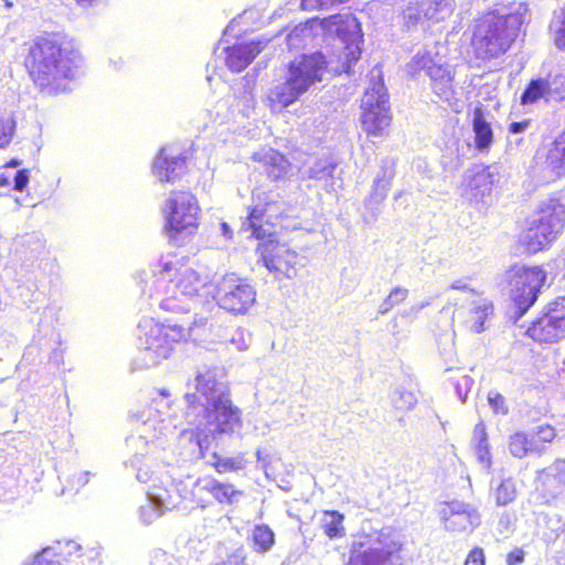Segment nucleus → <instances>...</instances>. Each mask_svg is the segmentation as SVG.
<instances>
[{"instance_id": "21", "label": "nucleus", "mask_w": 565, "mask_h": 565, "mask_svg": "<svg viewBox=\"0 0 565 565\" xmlns=\"http://www.w3.org/2000/svg\"><path fill=\"white\" fill-rule=\"evenodd\" d=\"M152 172L160 182L174 183L188 172L185 158L170 157L161 150L154 159Z\"/></svg>"}, {"instance_id": "8", "label": "nucleus", "mask_w": 565, "mask_h": 565, "mask_svg": "<svg viewBox=\"0 0 565 565\" xmlns=\"http://www.w3.org/2000/svg\"><path fill=\"white\" fill-rule=\"evenodd\" d=\"M200 205L190 190H174L166 200L162 214L163 230L173 243L193 236L199 228Z\"/></svg>"}, {"instance_id": "23", "label": "nucleus", "mask_w": 565, "mask_h": 565, "mask_svg": "<svg viewBox=\"0 0 565 565\" xmlns=\"http://www.w3.org/2000/svg\"><path fill=\"white\" fill-rule=\"evenodd\" d=\"M493 302L480 296L473 301V306L467 312L465 324L473 333H481L486 330V321L493 316Z\"/></svg>"}, {"instance_id": "25", "label": "nucleus", "mask_w": 565, "mask_h": 565, "mask_svg": "<svg viewBox=\"0 0 565 565\" xmlns=\"http://www.w3.org/2000/svg\"><path fill=\"white\" fill-rule=\"evenodd\" d=\"M388 554L366 547L363 541L353 542L350 550V558L347 565H381Z\"/></svg>"}, {"instance_id": "30", "label": "nucleus", "mask_w": 565, "mask_h": 565, "mask_svg": "<svg viewBox=\"0 0 565 565\" xmlns=\"http://www.w3.org/2000/svg\"><path fill=\"white\" fill-rule=\"evenodd\" d=\"M546 162L552 169L565 170V130L552 142L546 153Z\"/></svg>"}, {"instance_id": "24", "label": "nucleus", "mask_w": 565, "mask_h": 565, "mask_svg": "<svg viewBox=\"0 0 565 565\" xmlns=\"http://www.w3.org/2000/svg\"><path fill=\"white\" fill-rule=\"evenodd\" d=\"M478 515L469 507L451 508L444 516V525L450 532H471L477 525Z\"/></svg>"}, {"instance_id": "41", "label": "nucleus", "mask_w": 565, "mask_h": 565, "mask_svg": "<svg viewBox=\"0 0 565 565\" xmlns=\"http://www.w3.org/2000/svg\"><path fill=\"white\" fill-rule=\"evenodd\" d=\"M554 43L558 50L565 52V7L563 8L562 24L556 29L554 34Z\"/></svg>"}, {"instance_id": "9", "label": "nucleus", "mask_w": 565, "mask_h": 565, "mask_svg": "<svg viewBox=\"0 0 565 565\" xmlns=\"http://www.w3.org/2000/svg\"><path fill=\"white\" fill-rule=\"evenodd\" d=\"M509 297L522 317L537 300L539 294L546 280L543 266H520L513 264L508 269Z\"/></svg>"}, {"instance_id": "3", "label": "nucleus", "mask_w": 565, "mask_h": 565, "mask_svg": "<svg viewBox=\"0 0 565 565\" xmlns=\"http://www.w3.org/2000/svg\"><path fill=\"white\" fill-rule=\"evenodd\" d=\"M83 55L77 42L57 32L43 33L28 45L23 60L33 85L43 94L58 95L78 77Z\"/></svg>"}, {"instance_id": "20", "label": "nucleus", "mask_w": 565, "mask_h": 565, "mask_svg": "<svg viewBox=\"0 0 565 565\" xmlns=\"http://www.w3.org/2000/svg\"><path fill=\"white\" fill-rule=\"evenodd\" d=\"M269 39L237 43L225 49V65L230 71H244L267 46Z\"/></svg>"}, {"instance_id": "38", "label": "nucleus", "mask_w": 565, "mask_h": 565, "mask_svg": "<svg viewBox=\"0 0 565 565\" xmlns=\"http://www.w3.org/2000/svg\"><path fill=\"white\" fill-rule=\"evenodd\" d=\"M551 96L557 102H565V75H556L551 87Z\"/></svg>"}, {"instance_id": "5", "label": "nucleus", "mask_w": 565, "mask_h": 565, "mask_svg": "<svg viewBox=\"0 0 565 565\" xmlns=\"http://www.w3.org/2000/svg\"><path fill=\"white\" fill-rule=\"evenodd\" d=\"M521 26L516 13L501 14L489 10L473 25L470 45L477 60L490 61L505 54L515 41Z\"/></svg>"}, {"instance_id": "31", "label": "nucleus", "mask_w": 565, "mask_h": 565, "mask_svg": "<svg viewBox=\"0 0 565 565\" xmlns=\"http://www.w3.org/2000/svg\"><path fill=\"white\" fill-rule=\"evenodd\" d=\"M252 542L257 552L265 553L275 544V534L267 524H258L253 530Z\"/></svg>"}, {"instance_id": "48", "label": "nucleus", "mask_w": 565, "mask_h": 565, "mask_svg": "<svg viewBox=\"0 0 565 565\" xmlns=\"http://www.w3.org/2000/svg\"><path fill=\"white\" fill-rule=\"evenodd\" d=\"M75 1H76V2H77V4H79V6L88 7V6L93 4V2H94L95 0H75Z\"/></svg>"}, {"instance_id": "42", "label": "nucleus", "mask_w": 565, "mask_h": 565, "mask_svg": "<svg viewBox=\"0 0 565 565\" xmlns=\"http://www.w3.org/2000/svg\"><path fill=\"white\" fill-rule=\"evenodd\" d=\"M525 553L523 548L516 547L505 556L507 565H520L524 562Z\"/></svg>"}, {"instance_id": "46", "label": "nucleus", "mask_w": 565, "mask_h": 565, "mask_svg": "<svg viewBox=\"0 0 565 565\" xmlns=\"http://www.w3.org/2000/svg\"><path fill=\"white\" fill-rule=\"evenodd\" d=\"M174 268V266L171 263H160L158 264V269L156 270V274L162 275L164 273H169Z\"/></svg>"}, {"instance_id": "10", "label": "nucleus", "mask_w": 565, "mask_h": 565, "mask_svg": "<svg viewBox=\"0 0 565 565\" xmlns=\"http://www.w3.org/2000/svg\"><path fill=\"white\" fill-rule=\"evenodd\" d=\"M525 335L539 344H553L565 338V298L545 305L530 322Z\"/></svg>"}, {"instance_id": "19", "label": "nucleus", "mask_w": 565, "mask_h": 565, "mask_svg": "<svg viewBox=\"0 0 565 565\" xmlns=\"http://www.w3.org/2000/svg\"><path fill=\"white\" fill-rule=\"evenodd\" d=\"M212 284L211 276L203 266L182 267L175 274L174 287L185 297L200 296Z\"/></svg>"}, {"instance_id": "43", "label": "nucleus", "mask_w": 565, "mask_h": 565, "mask_svg": "<svg viewBox=\"0 0 565 565\" xmlns=\"http://www.w3.org/2000/svg\"><path fill=\"white\" fill-rule=\"evenodd\" d=\"M12 130L0 116V148L6 147L11 139Z\"/></svg>"}, {"instance_id": "26", "label": "nucleus", "mask_w": 565, "mask_h": 565, "mask_svg": "<svg viewBox=\"0 0 565 565\" xmlns=\"http://www.w3.org/2000/svg\"><path fill=\"white\" fill-rule=\"evenodd\" d=\"M472 128L475 131V142L479 150H489L493 143V132L490 124L484 119L480 107L473 110Z\"/></svg>"}, {"instance_id": "11", "label": "nucleus", "mask_w": 565, "mask_h": 565, "mask_svg": "<svg viewBox=\"0 0 565 565\" xmlns=\"http://www.w3.org/2000/svg\"><path fill=\"white\" fill-rule=\"evenodd\" d=\"M361 124L369 136L382 137L391 126L388 96L383 85L367 88L364 93Z\"/></svg>"}, {"instance_id": "29", "label": "nucleus", "mask_w": 565, "mask_h": 565, "mask_svg": "<svg viewBox=\"0 0 565 565\" xmlns=\"http://www.w3.org/2000/svg\"><path fill=\"white\" fill-rule=\"evenodd\" d=\"M551 96V85L544 78L531 79L521 94L520 103L522 106L533 105L541 98L548 99Z\"/></svg>"}, {"instance_id": "17", "label": "nucleus", "mask_w": 565, "mask_h": 565, "mask_svg": "<svg viewBox=\"0 0 565 565\" xmlns=\"http://www.w3.org/2000/svg\"><path fill=\"white\" fill-rule=\"evenodd\" d=\"M535 487L545 502L565 495V458L540 469L535 476Z\"/></svg>"}, {"instance_id": "18", "label": "nucleus", "mask_w": 565, "mask_h": 565, "mask_svg": "<svg viewBox=\"0 0 565 565\" xmlns=\"http://www.w3.org/2000/svg\"><path fill=\"white\" fill-rule=\"evenodd\" d=\"M83 556V548L77 542H56L39 552L29 565H79Z\"/></svg>"}, {"instance_id": "15", "label": "nucleus", "mask_w": 565, "mask_h": 565, "mask_svg": "<svg viewBox=\"0 0 565 565\" xmlns=\"http://www.w3.org/2000/svg\"><path fill=\"white\" fill-rule=\"evenodd\" d=\"M244 492L233 483L207 478L206 484L198 480L192 490V500L198 508L205 509L212 504L211 497L220 504L233 505Z\"/></svg>"}, {"instance_id": "6", "label": "nucleus", "mask_w": 565, "mask_h": 565, "mask_svg": "<svg viewBox=\"0 0 565 565\" xmlns=\"http://www.w3.org/2000/svg\"><path fill=\"white\" fill-rule=\"evenodd\" d=\"M145 349L156 359H167L174 350V345L186 341H200L210 330L204 318L186 317L178 321L168 320L166 323H146Z\"/></svg>"}, {"instance_id": "33", "label": "nucleus", "mask_w": 565, "mask_h": 565, "mask_svg": "<svg viewBox=\"0 0 565 565\" xmlns=\"http://www.w3.org/2000/svg\"><path fill=\"white\" fill-rule=\"evenodd\" d=\"M30 180V172L28 169H21L15 172L13 178L6 173H0V188H12L14 191L22 192Z\"/></svg>"}, {"instance_id": "32", "label": "nucleus", "mask_w": 565, "mask_h": 565, "mask_svg": "<svg viewBox=\"0 0 565 565\" xmlns=\"http://www.w3.org/2000/svg\"><path fill=\"white\" fill-rule=\"evenodd\" d=\"M472 441L475 449L481 461H490V451L488 443L487 426L483 422H479L475 425L472 430Z\"/></svg>"}, {"instance_id": "39", "label": "nucleus", "mask_w": 565, "mask_h": 565, "mask_svg": "<svg viewBox=\"0 0 565 565\" xmlns=\"http://www.w3.org/2000/svg\"><path fill=\"white\" fill-rule=\"evenodd\" d=\"M408 296V290L403 287H395L386 298V303L390 307L396 306L403 302Z\"/></svg>"}, {"instance_id": "36", "label": "nucleus", "mask_w": 565, "mask_h": 565, "mask_svg": "<svg viewBox=\"0 0 565 565\" xmlns=\"http://www.w3.org/2000/svg\"><path fill=\"white\" fill-rule=\"evenodd\" d=\"M488 403L494 414L507 415L509 413V406L504 396L495 391H491L488 394Z\"/></svg>"}, {"instance_id": "44", "label": "nucleus", "mask_w": 565, "mask_h": 565, "mask_svg": "<svg viewBox=\"0 0 565 565\" xmlns=\"http://www.w3.org/2000/svg\"><path fill=\"white\" fill-rule=\"evenodd\" d=\"M530 125V120L525 119L523 121H513L509 125L510 134H519L524 131Z\"/></svg>"}, {"instance_id": "22", "label": "nucleus", "mask_w": 565, "mask_h": 565, "mask_svg": "<svg viewBox=\"0 0 565 565\" xmlns=\"http://www.w3.org/2000/svg\"><path fill=\"white\" fill-rule=\"evenodd\" d=\"M494 184V175L489 166L478 167L468 178L466 183L467 194L475 200H482L490 195Z\"/></svg>"}, {"instance_id": "34", "label": "nucleus", "mask_w": 565, "mask_h": 565, "mask_svg": "<svg viewBox=\"0 0 565 565\" xmlns=\"http://www.w3.org/2000/svg\"><path fill=\"white\" fill-rule=\"evenodd\" d=\"M493 497L497 505H507L514 500L515 488L512 482L503 480L494 490Z\"/></svg>"}, {"instance_id": "14", "label": "nucleus", "mask_w": 565, "mask_h": 565, "mask_svg": "<svg viewBox=\"0 0 565 565\" xmlns=\"http://www.w3.org/2000/svg\"><path fill=\"white\" fill-rule=\"evenodd\" d=\"M555 438V428L550 424H543L530 433L515 431L509 437L508 447L513 457L521 459L530 452L542 454Z\"/></svg>"}, {"instance_id": "47", "label": "nucleus", "mask_w": 565, "mask_h": 565, "mask_svg": "<svg viewBox=\"0 0 565 565\" xmlns=\"http://www.w3.org/2000/svg\"><path fill=\"white\" fill-rule=\"evenodd\" d=\"M20 163H21V162H20L18 159H11V160H9V161L4 164V167H6V168H9V167H18V166H20Z\"/></svg>"}, {"instance_id": "4", "label": "nucleus", "mask_w": 565, "mask_h": 565, "mask_svg": "<svg viewBox=\"0 0 565 565\" xmlns=\"http://www.w3.org/2000/svg\"><path fill=\"white\" fill-rule=\"evenodd\" d=\"M184 414L213 426L216 434H233L242 427V411L233 404L230 394L220 388L214 376L200 373L194 379V391L184 395Z\"/></svg>"}, {"instance_id": "1", "label": "nucleus", "mask_w": 565, "mask_h": 565, "mask_svg": "<svg viewBox=\"0 0 565 565\" xmlns=\"http://www.w3.org/2000/svg\"><path fill=\"white\" fill-rule=\"evenodd\" d=\"M323 29L333 31L340 39L329 56L316 51L295 56L286 65L284 82L271 88L267 103L271 110H281L296 103L305 93L323 79L331 64L334 74H348L362 54L363 33L361 23L352 13L334 14L321 21Z\"/></svg>"}, {"instance_id": "12", "label": "nucleus", "mask_w": 565, "mask_h": 565, "mask_svg": "<svg viewBox=\"0 0 565 565\" xmlns=\"http://www.w3.org/2000/svg\"><path fill=\"white\" fill-rule=\"evenodd\" d=\"M413 76L425 72L436 95L448 99L454 93V74L445 63L437 62L428 51L417 52L408 64Z\"/></svg>"}, {"instance_id": "13", "label": "nucleus", "mask_w": 565, "mask_h": 565, "mask_svg": "<svg viewBox=\"0 0 565 565\" xmlns=\"http://www.w3.org/2000/svg\"><path fill=\"white\" fill-rule=\"evenodd\" d=\"M253 287L235 275H226L218 282L215 299L221 308L233 313H244L255 302Z\"/></svg>"}, {"instance_id": "37", "label": "nucleus", "mask_w": 565, "mask_h": 565, "mask_svg": "<svg viewBox=\"0 0 565 565\" xmlns=\"http://www.w3.org/2000/svg\"><path fill=\"white\" fill-rule=\"evenodd\" d=\"M463 565H486L483 548L480 546H473L467 554Z\"/></svg>"}, {"instance_id": "40", "label": "nucleus", "mask_w": 565, "mask_h": 565, "mask_svg": "<svg viewBox=\"0 0 565 565\" xmlns=\"http://www.w3.org/2000/svg\"><path fill=\"white\" fill-rule=\"evenodd\" d=\"M449 288L452 290L461 291V292H469L477 298L482 296L481 291H478L475 288H471L465 279H457V280L452 281L450 284Z\"/></svg>"}, {"instance_id": "27", "label": "nucleus", "mask_w": 565, "mask_h": 565, "mask_svg": "<svg viewBox=\"0 0 565 565\" xmlns=\"http://www.w3.org/2000/svg\"><path fill=\"white\" fill-rule=\"evenodd\" d=\"M209 465L218 475L234 473L245 469L247 460L244 454H239L233 457H224L221 454L214 451L211 455Z\"/></svg>"}, {"instance_id": "35", "label": "nucleus", "mask_w": 565, "mask_h": 565, "mask_svg": "<svg viewBox=\"0 0 565 565\" xmlns=\"http://www.w3.org/2000/svg\"><path fill=\"white\" fill-rule=\"evenodd\" d=\"M182 436L188 437L190 441H193L199 447V457L204 458L207 449V435L200 428L189 429L182 431Z\"/></svg>"}, {"instance_id": "16", "label": "nucleus", "mask_w": 565, "mask_h": 565, "mask_svg": "<svg viewBox=\"0 0 565 565\" xmlns=\"http://www.w3.org/2000/svg\"><path fill=\"white\" fill-rule=\"evenodd\" d=\"M250 160L257 163L270 182L287 181L294 175L292 163L277 149L266 148L254 152Z\"/></svg>"}, {"instance_id": "28", "label": "nucleus", "mask_w": 565, "mask_h": 565, "mask_svg": "<svg viewBox=\"0 0 565 565\" xmlns=\"http://www.w3.org/2000/svg\"><path fill=\"white\" fill-rule=\"evenodd\" d=\"M321 514L320 527L328 539L337 540L345 536L344 515L342 513L337 510H323Z\"/></svg>"}, {"instance_id": "7", "label": "nucleus", "mask_w": 565, "mask_h": 565, "mask_svg": "<svg viewBox=\"0 0 565 565\" xmlns=\"http://www.w3.org/2000/svg\"><path fill=\"white\" fill-rule=\"evenodd\" d=\"M565 206L558 198L541 202L519 235V243L526 253L536 254L547 248L564 228Z\"/></svg>"}, {"instance_id": "45", "label": "nucleus", "mask_w": 565, "mask_h": 565, "mask_svg": "<svg viewBox=\"0 0 565 565\" xmlns=\"http://www.w3.org/2000/svg\"><path fill=\"white\" fill-rule=\"evenodd\" d=\"M328 0H301L303 9H317L327 3Z\"/></svg>"}, {"instance_id": "2", "label": "nucleus", "mask_w": 565, "mask_h": 565, "mask_svg": "<svg viewBox=\"0 0 565 565\" xmlns=\"http://www.w3.org/2000/svg\"><path fill=\"white\" fill-rule=\"evenodd\" d=\"M279 194L271 190L252 192V204L247 207V230L259 241L255 247L257 262L277 279L294 278L301 266V256L287 242L275 236L279 221L287 218L281 209Z\"/></svg>"}]
</instances>
